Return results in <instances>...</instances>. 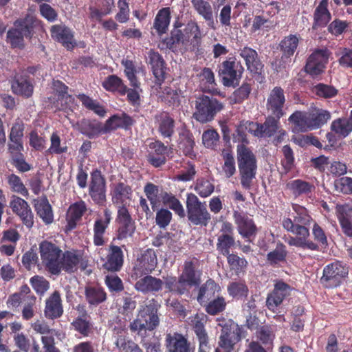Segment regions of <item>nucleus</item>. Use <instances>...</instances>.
Here are the masks:
<instances>
[{
	"label": "nucleus",
	"mask_w": 352,
	"mask_h": 352,
	"mask_svg": "<svg viewBox=\"0 0 352 352\" xmlns=\"http://www.w3.org/2000/svg\"><path fill=\"white\" fill-rule=\"evenodd\" d=\"M336 210L338 219L343 232L349 236H352V223L351 221L352 206L348 204L337 206Z\"/></svg>",
	"instance_id": "obj_30"
},
{
	"label": "nucleus",
	"mask_w": 352,
	"mask_h": 352,
	"mask_svg": "<svg viewBox=\"0 0 352 352\" xmlns=\"http://www.w3.org/2000/svg\"><path fill=\"white\" fill-rule=\"evenodd\" d=\"M287 188L295 197L308 195L314 190V186L302 179H295L287 184Z\"/></svg>",
	"instance_id": "obj_45"
},
{
	"label": "nucleus",
	"mask_w": 352,
	"mask_h": 352,
	"mask_svg": "<svg viewBox=\"0 0 352 352\" xmlns=\"http://www.w3.org/2000/svg\"><path fill=\"white\" fill-rule=\"evenodd\" d=\"M192 3L197 12L208 22V25L214 30V21L210 4L204 0H192Z\"/></svg>",
	"instance_id": "obj_36"
},
{
	"label": "nucleus",
	"mask_w": 352,
	"mask_h": 352,
	"mask_svg": "<svg viewBox=\"0 0 352 352\" xmlns=\"http://www.w3.org/2000/svg\"><path fill=\"white\" fill-rule=\"evenodd\" d=\"M132 122L131 118L125 113L113 115L105 122L104 133H107L118 128H126L131 126Z\"/></svg>",
	"instance_id": "obj_34"
},
{
	"label": "nucleus",
	"mask_w": 352,
	"mask_h": 352,
	"mask_svg": "<svg viewBox=\"0 0 352 352\" xmlns=\"http://www.w3.org/2000/svg\"><path fill=\"white\" fill-rule=\"evenodd\" d=\"M10 207L28 228H31L33 226L34 214L25 200L18 196L12 195L10 201Z\"/></svg>",
	"instance_id": "obj_14"
},
{
	"label": "nucleus",
	"mask_w": 352,
	"mask_h": 352,
	"mask_svg": "<svg viewBox=\"0 0 352 352\" xmlns=\"http://www.w3.org/2000/svg\"><path fill=\"white\" fill-rule=\"evenodd\" d=\"M219 291L220 287L213 280L209 279L199 288L197 301L202 304L214 297Z\"/></svg>",
	"instance_id": "obj_39"
},
{
	"label": "nucleus",
	"mask_w": 352,
	"mask_h": 352,
	"mask_svg": "<svg viewBox=\"0 0 352 352\" xmlns=\"http://www.w3.org/2000/svg\"><path fill=\"white\" fill-rule=\"evenodd\" d=\"M284 90L280 87H275L270 93L266 107L268 111L280 119L284 115L283 107L285 103Z\"/></svg>",
	"instance_id": "obj_15"
},
{
	"label": "nucleus",
	"mask_w": 352,
	"mask_h": 352,
	"mask_svg": "<svg viewBox=\"0 0 352 352\" xmlns=\"http://www.w3.org/2000/svg\"><path fill=\"white\" fill-rule=\"evenodd\" d=\"M226 302L223 297H217L210 300L206 306V311L210 315H217L226 309Z\"/></svg>",
	"instance_id": "obj_62"
},
{
	"label": "nucleus",
	"mask_w": 352,
	"mask_h": 352,
	"mask_svg": "<svg viewBox=\"0 0 352 352\" xmlns=\"http://www.w3.org/2000/svg\"><path fill=\"white\" fill-rule=\"evenodd\" d=\"M166 340L168 352H194L187 340L180 334H168Z\"/></svg>",
	"instance_id": "obj_32"
},
{
	"label": "nucleus",
	"mask_w": 352,
	"mask_h": 352,
	"mask_svg": "<svg viewBox=\"0 0 352 352\" xmlns=\"http://www.w3.org/2000/svg\"><path fill=\"white\" fill-rule=\"evenodd\" d=\"M34 207L37 214L45 223L50 224L52 223L54 220L53 212L47 198L45 197L37 201Z\"/></svg>",
	"instance_id": "obj_41"
},
{
	"label": "nucleus",
	"mask_w": 352,
	"mask_h": 352,
	"mask_svg": "<svg viewBox=\"0 0 352 352\" xmlns=\"http://www.w3.org/2000/svg\"><path fill=\"white\" fill-rule=\"evenodd\" d=\"M102 87L109 91H118L124 95L127 91V87L125 86L122 80L116 75H111L108 76L102 83Z\"/></svg>",
	"instance_id": "obj_51"
},
{
	"label": "nucleus",
	"mask_w": 352,
	"mask_h": 352,
	"mask_svg": "<svg viewBox=\"0 0 352 352\" xmlns=\"http://www.w3.org/2000/svg\"><path fill=\"white\" fill-rule=\"evenodd\" d=\"M194 189L201 197L206 198L214 192V186L208 179L199 178L197 179Z\"/></svg>",
	"instance_id": "obj_56"
},
{
	"label": "nucleus",
	"mask_w": 352,
	"mask_h": 352,
	"mask_svg": "<svg viewBox=\"0 0 352 352\" xmlns=\"http://www.w3.org/2000/svg\"><path fill=\"white\" fill-rule=\"evenodd\" d=\"M41 265L52 275L60 274V261L63 251L59 246L52 242L44 241L39 244Z\"/></svg>",
	"instance_id": "obj_4"
},
{
	"label": "nucleus",
	"mask_w": 352,
	"mask_h": 352,
	"mask_svg": "<svg viewBox=\"0 0 352 352\" xmlns=\"http://www.w3.org/2000/svg\"><path fill=\"white\" fill-rule=\"evenodd\" d=\"M111 220V212L109 209L104 210V217H100L96 219L93 229V241L95 245L101 246L105 243L104 235Z\"/></svg>",
	"instance_id": "obj_20"
},
{
	"label": "nucleus",
	"mask_w": 352,
	"mask_h": 352,
	"mask_svg": "<svg viewBox=\"0 0 352 352\" xmlns=\"http://www.w3.org/2000/svg\"><path fill=\"white\" fill-rule=\"evenodd\" d=\"M348 267L340 261H335L323 269L320 283L326 287H336L348 275Z\"/></svg>",
	"instance_id": "obj_9"
},
{
	"label": "nucleus",
	"mask_w": 352,
	"mask_h": 352,
	"mask_svg": "<svg viewBox=\"0 0 352 352\" xmlns=\"http://www.w3.org/2000/svg\"><path fill=\"white\" fill-rule=\"evenodd\" d=\"M157 265V258L155 252L153 249H147L137 258L133 267L132 278L141 277L144 274H148L155 270Z\"/></svg>",
	"instance_id": "obj_12"
},
{
	"label": "nucleus",
	"mask_w": 352,
	"mask_h": 352,
	"mask_svg": "<svg viewBox=\"0 0 352 352\" xmlns=\"http://www.w3.org/2000/svg\"><path fill=\"white\" fill-rule=\"evenodd\" d=\"M219 325L221 329L215 352H232L242 338L243 328L231 320L223 321Z\"/></svg>",
	"instance_id": "obj_3"
},
{
	"label": "nucleus",
	"mask_w": 352,
	"mask_h": 352,
	"mask_svg": "<svg viewBox=\"0 0 352 352\" xmlns=\"http://www.w3.org/2000/svg\"><path fill=\"white\" fill-rule=\"evenodd\" d=\"M85 294L87 301L91 305H98L107 299V294L101 287H87Z\"/></svg>",
	"instance_id": "obj_47"
},
{
	"label": "nucleus",
	"mask_w": 352,
	"mask_h": 352,
	"mask_svg": "<svg viewBox=\"0 0 352 352\" xmlns=\"http://www.w3.org/2000/svg\"><path fill=\"white\" fill-rule=\"evenodd\" d=\"M170 12L169 8H164L160 10L155 19L154 28L159 34L165 33L170 23Z\"/></svg>",
	"instance_id": "obj_46"
},
{
	"label": "nucleus",
	"mask_w": 352,
	"mask_h": 352,
	"mask_svg": "<svg viewBox=\"0 0 352 352\" xmlns=\"http://www.w3.org/2000/svg\"><path fill=\"white\" fill-rule=\"evenodd\" d=\"M37 23L36 18L32 14H27L24 19L16 20L14 28L8 30V41L14 48H22L24 45V36L30 37L34 27Z\"/></svg>",
	"instance_id": "obj_5"
},
{
	"label": "nucleus",
	"mask_w": 352,
	"mask_h": 352,
	"mask_svg": "<svg viewBox=\"0 0 352 352\" xmlns=\"http://www.w3.org/2000/svg\"><path fill=\"white\" fill-rule=\"evenodd\" d=\"M111 194L113 204L126 205L131 201L133 191L129 185L119 182L113 186Z\"/></svg>",
	"instance_id": "obj_31"
},
{
	"label": "nucleus",
	"mask_w": 352,
	"mask_h": 352,
	"mask_svg": "<svg viewBox=\"0 0 352 352\" xmlns=\"http://www.w3.org/2000/svg\"><path fill=\"white\" fill-rule=\"evenodd\" d=\"M284 226H286V230L287 232L296 235V236H289L285 239V241L289 245L307 248L311 250H317L318 249L317 244L308 239L309 230L307 228H304V226L293 227V224H292L290 221H288L287 223H285Z\"/></svg>",
	"instance_id": "obj_8"
},
{
	"label": "nucleus",
	"mask_w": 352,
	"mask_h": 352,
	"mask_svg": "<svg viewBox=\"0 0 352 352\" xmlns=\"http://www.w3.org/2000/svg\"><path fill=\"white\" fill-rule=\"evenodd\" d=\"M89 195L93 200L102 204L106 200L105 181L100 171H94L91 176Z\"/></svg>",
	"instance_id": "obj_18"
},
{
	"label": "nucleus",
	"mask_w": 352,
	"mask_h": 352,
	"mask_svg": "<svg viewBox=\"0 0 352 352\" xmlns=\"http://www.w3.org/2000/svg\"><path fill=\"white\" fill-rule=\"evenodd\" d=\"M314 22L312 28L317 29L324 27L331 19V14L327 9V1L322 0L317 6L314 14Z\"/></svg>",
	"instance_id": "obj_35"
},
{
	"label": "nucleus",
	"mask_w": 352,
	"mask_h": 352,
	"mask_svg": "<svg viewBox=\"0 0 352 352\" xmlns=\"http://www.w3.org/2000/svg\"><path fill=\"white\" fill-rule=\"evenodd\" d=\"M31 327L34 331L43 335V336L54 338V336L60 337L62 334L59 331L50 328L48 324L43 321L37 320L32 323Z\"/></svg>",
	"instance_id": "obj_59"
},
{
	"label": "nucleus",
	"mask_w": 352,
	"mask_h": 352,
	"mask_svg": "<svg viewBox=\"0 0 352 352\" xmlns=\"http://www.w3.org/2000/svg\"><path fill=\"white\" fill-rule=\"evenodd\" d=\"M124 263V254L120 247L111 244L109 246L107 261L103 267L108 271L118 272L122 268Z\"/></svg>",
	"instance_id": "obj_22"
},
{
	"label": "nucleus",
	"mask_w": 352,
	"mask_h": 352,
	"mask_svg": "<svg viewBox=\"0 0 352 352\" xmlns=\"http://www.w3.org/2000/svg\"><path fill=\"white\" fill-rule=\"evenodd\" d=\"M188 38L184 31L180 30H174L171 32L170 41H171L170 47L173 45H179L183 47L186 50L193 51L190 43H188Z\"/></svg>",
	"instance_id": "obj_58"
},
{
	"label": "nucleus",
	"mask_w": 352,
	"mask_h": 352,
	"mask_svg": "<svg viewBox=\"0 0 352 352\" xmlns=\"http://www.w3.org/2000/svg\"><path fill=\"white\" fill-rule=\"evenodd\" d=\"M114 344L120 351L123 352H143L133 340H126L125 335L116 336Z\"/></svg>",
	"instance_id": "obj_53"
},
{
	"label": "nucleus",
	"mask_w": 352,
	"mask_h": 352,
	"mask_svg": "<svg viewBox=\"0 0 352 352\" xmlns=\"http://www.w3.org/2000/svg\"><path fill=\"white\" fill-rule=\"evenodd\" d=\"M223 108L222 103L216 98L202 95L195 100V111L193 117L201 123L212 120L216 113Z\"/></svg>",
	"instance_id": "obj_6"
},
{
	"label": "nucleus",
	"mask_w": 352,
	"mask_h": 352,
	"mask_svg": "<svg viewBox=\"0 0 352 352\" xmlns=\"http://www.w3.org/2000/svg\"><path fill=\"white\" fill-rule=\"evenodd\" d=\"M63 314L60 296L58 292L55 291L45 301L44 314L47 318L53 320L60 318Z\"/></svg>",
	"instance_id": "obj_25"
},
{
	"label": "nucleus",
	"mask_w": 352,
	"mask_h": 352,
	"mask_svg": "<svg viewBox=\"0 0 352 352\" xmlns=\"http://www.w3.org/2000/svg\"><path fill=\"white\" fill-rule=\"evenodd\" d=\"M234 223L239 234L242 237L250 241L252 237H254L257 233V228L254 220L245 214L234 211L233 214Z\"/></svg>",
	"instance_id": "obj_16"
},
{
	"label": "nucleus",
	"mask_w": 352,
	"mask_h": 352,
	"mask_svg": "<svg viewBox=\"0 0 352 352\" xmlns=\"http://www.w3.org/2000/svg\"><path fill=\"white\" fill-rule=\"evenodd\" d=\"M243 70L239 63L225 60L219 66V76L223 85L234 87L239 85Z\"/></svg>",
	"instance_id": "obj_10"
},
{
	"label": "nucleus",
	"mask_w": 352,
	"mask_h": 352,
	"mask_svg": "<svg viewBox=\"0 0 352 352\" xmlns=\"http://www.w3.org/2000/svg\"><path fill=\"white\" fill-rule=\"evenodd\" d=\"M12 91L18 95L29 98L33 93V85L26 80H15L12 83Z\"/></svg>",
	"instance_id": "obj_52"
},
{
	"label": "nucleus",
	"mask_w": 352,
	"mask_h": 352,
	"mask_svg": "<svg viewBox=\"0 0 352 352\" xmlns=\"http://www.w3.org/2000/svg\"><path fill=\"white\" fill-rule=\"evenodd\" d=\"M159 307L160 305L154 299L150 300L145 306H142L137 318L130 324L131 330L140 331L143 329L152 331L155 329L160 323L157 315Z\"/></svg>",
	"instance_id": "obj_2"
},
{
	"label": "nucleus",
	"mask_w": 352,
	"mask_h": 352,
	"mask_svg": "<svg viewBox=\"0 0 352 352\" xmlns=\"http://www.w3.org/2000/svg\"><path fill=\"white\" fill-rule=\"evenodd\" d=\"M336 55L339 56L338 63L344 67L352 68V50L349 48H340Z\"/></svg>",
	"instance_id": "obj_64"
},
{
	"label": "nucleus",
	"mask_w": 352,
	"mask_h": 352,
	"mask_svg": "<svg viewBox=\"0 0 352 352\" xmlns=\"http://www.w3.org/2000/svg\"><path fill=\"white\" fill-rule=\"evenodd\" d=\"M288 121L294 124L292 131L294 133L313 130L309 111H296L289 117Z\"/></svg>",
	"instance_id": "obj_24"
},
{
	"label": "nucleus",
	"mask_w": 352,
	"mask_h": 352,
	"mask_svg": "<svg viewBox=\"0 0 352 352\" xmlns=\"http://www.w3.org/2000/svg\"><path fill=\"white\" fill-rule=\"evenodd\" d=\"M148 59L155 78V84L160 86L165 79V63L162 56L153 50H149Z\"/></svg>",
	"instance_id": "obj_23"
},
{
	"label": "nucleus",
	"mask_w": 352,
	"mask_h": 352,
	"mask_svg": "<svg viewBox=\"0 0 352 352\" xmlns=\"http://www.w3.org/2000/svg\"><path fill=\"white\" fill-rule=\"evenodd\" d=\"M7 181L13 192L21 194L25 197H28V190L19 176L15 174H10L7 176Z\"/></svg>",
	"instance_id": "obj_57"
},
{
	"label": "nucleus",
	"mask_w": 352,
	"mask_h": 352,
	"mask_svg": "<svg viewBox=\"0 0 352 352\" xmlns=\"http://www.w3.org/2000/svg\"><path fill=\"white\" fill-rule=\"evenodd\" d=\"M235 241L233 236L221 234L217 239V250L220 254L227 256L230 254V249L233 247Z\"/></svg>",
	"instance_id": "obj_55"
},
{
	"label": "nucleus",
	"mask_w": 352,
	"mask_h": 352,
	"mask_svg": "<svg viewBox=\"0 0 352 352\" xmlns=\"http://www.w3.org/2000/svg\"><path fill=\"white\" fill-rule=\"evenodd\" d=\"M236 159L241 184L243 188L250 190L253 185L257 172L256 155L245 144H239L236 147Z\"/></svg>",
	"instance_id": "obj_1"
},
{
	"label": "nucleus",
	"mask_w": 352,
	"mask_h": 352,
	"mask_svg": "<svg viewBox=\"0 0 352 352\" xmlns=\"http://www.w3.org/2000/svg\"><path fill=\"white\" fill-rule=\"evenodd\" d=\"M104 125L97 121L82 120L80 124V132L89 138H95L104 133Z\"/></svg>",
	"instance_id": "obj_40"
},
{
	"label": "nucleus",
	"mask_w": 352,
	"mask_h": 352,
	"mask_svg": "<svg viewBox=\"0 0 352 352\" xmlns=\"http://www.w3.org/2000/svg\"><path fill=\"white\" fill-rule=\"evenodd\" d=\"M186 209L188 219L193 225L206 226L211 219L206 202L200 201L193 193L187 195Z\"/></svg>",
	"instance_id": "obj_7"
},
{
	"label": "nucleus",
	"mask_w": 352,
	"mask_h": 352,
	"mask_svg": "<svg viewBox=\"0 0 352 352\" xmlns=\"http://www.w3.org/2000/svg\"><path fill=\"white\" fill-rule=\"evenodd\" d=\"M331 129L338 136L346 137L352 131V118H339L331 123Z\"/></svg>",
	"instance_id": "obj_49"
},
{
	"label": "nucleus",
	"mask_w": 352,
	"mask_h": 352,
	"mask_svg": "<svg viewBox=\"0 0 352 352\" xmlns=\"http://www.w3.org/2000/svg\"><path fill=\"white\" fill-rule=\"evenodd\" d=\"M135 230L134 221L120 223L118 230L117 239L124 240L133 236Z\"/></svg>",
	"instance_id": "obj_63"
},
{
	"label": "nucleus",
	"mask_w": 352,
	"mask_h": 352,
	"mask_svg": "<svg viewBox=\"0 0 352 352\" xmlns=\"http://www.w3.org/2000/svg\"><path fill=\"white\" fill-rule=\"evenodd\" d=\"M239 55L245 60L248 69L254 75L256 80L260 82H263L264 65L259 60L257 52L249 47H244L239 50Z\"/></svg>",
	"instance_id": "obj_13"
},
{
	"label": "nucleus",
	"mask_w": 352,
	"mask_h": 352,
	"mask_svg": "<svg viewBox=\"0 0 352 352\" xmlns=\"http://www.w3.org/2000/svg\"><path fill=\"white\" fill-rule=\"evenodd\" d=\"M309 113L312 129H318L331 118L330 113L322 109L314 108Z\"/></svg>",
	"instance_id": "obj_50"
},
{
	"label": "nucleus",
	"mask_w": 352,
	"mask_h": 352,
	"mask_svg": "<svg viewBox=\"0 0 352 352\" xmlns=\"http://www.w3.org/2000/svg\"><path fill=\"white\" fill-rule=\"evenodd\" d=\"M313 91L319 97L331 98L338 94V89L332 85L319 83L313 87Z\"/></svg>",
	"instance_id": "obj_61"
},
{
	"label": "nucleus",
	"mask_w": 352,
	"mask_h": 352,
	"mask_svg": "<svg viewBox=\"0 0 352 352\" xmlns=\"http://www.w3.org/2000/svg\"><path fill=\"white\" fill-rule=\"evenodd\" d=\"M195 146L192 134L187 129H182L179 133L178 146L185 155H191Z\"/></svg>",
	"instance_id": "obj_42"
},
{
	"label": "nucleus",
	"mask_w": 352,
	"mask_h": 352,
	"mask_svg": "<svg viewBox=\"0 0 352 352\" xmlns=\"http://www.w3.org/2000/svg\"><path fill=\"white\" fill-rule=\"evenodd\" d=\"M162 197L164 204L174 210L179 217H184L185 216L183 206L173 195L165 192L162 194Z\"/></svg>",
	"instance_id": "obj_54"
},
{
	"label": "nucleus",
	"mask_w": 352,
	"mask_h": 352,
	"mask_svg": "<svg viewBox=\"0 0 352 352\" xmlns=\"http://www.w3.org/2000/svg\"><path fill=\"white\" fill-rule=\"evenodd\" d=\"M206 320V315L197 314L192 320L193 329L199 342H208V336L204 328Z\"/></svg>",
	"instance_id": "obj_44"
},
{
	"label": "nucleus",
	"mask_w": 352,
	"mask_h": 352,
	"mask_svg": "<svg viewBox=\"0 0 352 352\" xmlns=\"http://www.w3.org/2000/svg\"><path fill=\"white\" fill-rule=\"evenodd\" d=\"M155 121L157 131L163 138H170L175 132V120L168 113L162 112L155 115Z\"/></svg>",
	"instance_id": "obj_26"
},
{
	"label": "nucleus",
	"mask_w": 352,
	"mask_h": 352,
	"mask_svg": "<svg viewBox=\"0 0 352 352\" xmlns=\"http://www.w3.org/2000/svg\"><path fill=\"white\" fill-rule=\"evenodd\" d=\"M86 211L87 206L83 201H79L72 204L67 214V230H72L75 228L77 222L81 219Z\"/></svg>",
	"instance_id": "obj_29"
},
{
	"label": "nucleus",
	"mask_w": 352,
	"mask_h": 352,
	"mask_svg": "<svg viewBox=\"0 0 352 352\" xmlns=\"http://www.w3.org/2000/svg\"><path fill=\"white\" fill-rule=\"evenodd\" d=\"M52 38L60 43L67 50H72L76 45L73 32L63 24L52 25L50 29Z\"/></svg>",
	"instance_id": "obj_19"
},
{
	"label": "nucleus",
	"mask_w": 352,
	"mask_h": 352,
	"mask_svg": "<svg viewBox=\"0 0 352 352\" xmlns=\"http://www.w3.org/2000/svg\"><path fill=\"white\" fill-rule=\"evenodd\" d=\"M291 291L292 288L289 285L282 280L277 281L273 291L267 297L266 305L268 309L274 310L290 295Z\"/></svg>",
	"instance_id": "obj_17"
},
{
	"label": "nucleus",
	"mask_w": 352,
	"mask_h": 352,
	"mask_svg": "<svg viewBox=\"0 0 352 352\" xmlns=\"http://www.w3.org/2000/svg\"><path fill=\"white\" fill-rule=\"evenodd\" d=\"M223 160L222 173L226 178H230L236 173V164L232 152L230 149H223L221 153Z\"/></svg>",
	"instance_id": "obj_48"
},
{
	"label": "nucleus",
	"mask_w": 352,
	"mask_h": 352,
	"mask_svg": "<svg viewBox=\"0 0 352 352\" xmlns=\"http://www.w3.org/2000/svg\"><path fill=\"white\" fill-rule=\"evenodd\" d=\"M292 208L296 213V215L294 216V220L289 217H283L281 220L283 228L286 230V226H285L284 224L287 223L288 221H290L293 224V227L304 226V228H307V226L310 224L312 219L308 214L307 209L297 204H294Z\"/></svg>",
	"instance_id": "obj_28"
},
{
	"label": "nucleus",
	"mask_w": 352,
	"mask_h": 352,
	"mask_svg": "<svg viewBox=\"0 0 352 352\" xmlns=\"http://www.w3.org/2000/svg\"><path fill=\"white\" fill-rule=\"evenodd\" d=\"M298 43L299 38L296 35L290 34L285 36L279 44L280 51L283 53L281 59L289 58L294 55Z\"/></svg>",
	"instance_id": "obj_37"
},
{
	"label": "nucleus",
	"mask_w": 352,
	"mask_h": 352,
	"mask_svg": "<svg viewBox=\"0 0 352 352\" xmlns=\"http://www.w3.org/2000/svg\"><path fill=\"white\" fill-rule=\"evenodd\" d=\"M250 129L256 137H271L279 129V119L276 117L269 116L263 124L254 122L250 124Z\"/></svg>",
	"instance_id": "obj_21"
},
{
	"label": "nucleus",
	"mask_w": 352,
	"mask_h": 352,
	"mask_svg": "<svg viewBox=\"0 0 352 352\" xmlns=\"http://www.w3.org/2000/svg\"><path fill=\"white\" fill-rule=\"evenodd\" d=\"M250 124H254V122L243 121L240 122L236 127V133L234 134V140L235 142H241L243 144H244L243 143L247 144L248 142L246 132L248 131L253 134V132L250 129Z\"/></svg>",
	"instance_id": "obj_60"
},
{
	"label": "nucleus",
	"mask_w": 352,
	"mask_h": 352,
	"mask_svg": "<svg viewBox=\"0 0 352 352\" xmlns=\"http://www.w3.org/2000/svg\"><path fill=\"white\" fill-rule=\"evenodd\" d=\"M164 281L160 278L146 275L139 279L135 284L137 291L143 294L159 292L162 289Z\"/></svg>",
	"instance_id": "obj_27"
},
{
	"label": "nucleus",
	"mask_w": 352,
	"mask_h": 352,
	"mask_svg": "<svg viewBox=\"0 0 352 352\" xmlns=\"http://www.w3.org/2000/svg\"><path fill=\"white\" fill-rule=\"evenodd\" d=\"M200 272L195 270L192 261H186L181 276L182 281H186L189 286L197 285L200 283Z\"/></svg>",
	"instance_id": "obj_38"
},
{
	"label": "nucleus",
	"mask_w": 352,
	"mask_h": 352,
	"mask_svg": "<svg viewBox=\"0 0 352 352\" xmlns=\"http://www.w3.org/2000/svg\"><path fill=\"white\" fill-rule=\"evenodd\" d=\"M82 259L81 256L75 251L63 252L60 261V272L64 270L72 273L77 270Z\"/></svg>",
	"instance_id": "obj_33"
},
{
	"label": "nucleus",
	"mask_w": 352,
	"mask_h": 352,
	"mask_svg": "<svg viewBox=\"0 0 352 352\" xmlns=\"http://www.w3.org/2000/svg\"><path fill=\"white\" fill-rule=\"evenodd\" d=\"M328 59L327 49L315 50L307 59L305 72L313 78L318 76L324 72Z\"/></svg>",
	"instance_id": "obj_11"
},
{
	"label": "nucleus",
	"mask_w": 352,
	"mask_h": 352,
	"mask_svg": "<svg viewBox=\"0 0 352 352\" xmlns=\"http://www.w3.org/2000/svg\"><path fill=\"white\" fill-rule=\"evenodd\" d=\"M184 32L188 39V43L190 44L192 50H195L200 43L201 38V34L199 25L194 21H190L187 23Z\"/></svg>",
	"instance_id": "obj_43"
}]
</instances>
